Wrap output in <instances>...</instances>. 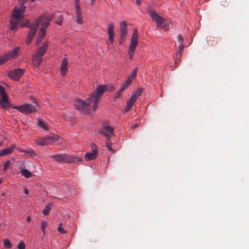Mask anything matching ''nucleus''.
Instances as JSON below:
<instances>
[{
	"instance_id": "f8f14e48",
	"label": "nucleus",
	"mask_w": 249,
	"mask_h": 249,
	"mask_svg": "<svg viewBox=\"0 0 249 249\" xmlns=\"http://www.w3.org/2000/svg\"><path fill=\"white\" fill-rule=\"evenodd\" d=\"M24 70L17 68L13 70L10 71L8 73V76L15 80H18L19 78L22 75Z\"/></svg>"
},
{
	"instance_id": "ea45409f",
	"label": "nucleus",
	"mask_w": 249,
	"mask_h": 249,
	"mask_svg": "<svg viewBox=\"0 0 249 249\" xmlns=\"http://www.w3.org/2000/svg\"><path fill=\"white\" fill-rule=\"evenodd\" d=\"M58 231L62 234L67 233V231L64 230V229L61 227V225L60 224L59 227L57 228Z\"/></svg>"
},
{
	"instance_id": "5701e85b",
	"label": "nucleus",
	"mask_w": 249,
	"mask_h": 249,
	"mask_svg": "<svg viewBox=\"0 0 249 249\" xmlns=\"http://www.w3.org/2000/svg\"><path fill=\"white\" fill-rule=\"evenodd\" d=\"M14 150L13 146H10L4 149L0 150L1 156L7 155L11 154Z\"/></svg>"
},
{
	"instance_id": "4c0bfd02",
	"label": "nucleus",
	"mask_w": 249,
	"mask_h": 249,
	"mask_svg": "<svg viewBox=\"0 0 249 249\" xmlns=\"http://www.w3.org/2000/svg\"><path fill=\"white\" fill-rule=\"evenodd\" d=\"M136 48H130V49L128 51L129 57L130 59H132L133 57L134 53L135 52Z\"/></svg>"
},
{
	"instance_id": "473e14b6",
	"label": "nucleus",
	"mask_w": 249,
	"mask_h": 249,
	"mask_svg": "<svg viewBox=\"0 0 249 249\" xmlns=\"http://www.w3.org/2000/svg\"><path fill=\"white\" fill-rule=\"evenodd\" d=\"M137 72V69H135L133 70L132 72L130 74V75L127 77L128 78H130L131 79V82H132V80L136 77Z\"/></svg>"
},
{
	"instance_id": "f257e3e1",
	"label": "nucleus",
	"mask_w": 249,
	"mask_h": 249,
	"mask_svg": "<svg viewBox=\"0 0 249 249\" xmlns=\"http://www.w3.org/2000/svg\"><path fill=\"white\" fill-rule=\"evenodd\" d=\"M114 88L108 85H99L95 90L85 101L80 99L74 101V106L81 112L89 114L94 111L98 107V104L105 91H113Z\"/></svg>"
},
{
	"instance_id": "0eeeda50",
	"label": "nucleus",
	"mask_w": 249,
	"mask_h": 249,
	"mask_svg": "<svg viewBox=\"0 0 249 249\" xmlns=\"http://www.w3.org/2000/svg\"><path fill=\"white\" fill-rule=\"evenodd\" d=\"M19 52V48H15L9 53H6L0 57V65L4 64L8 60L16 58L18 55Z\"/></svg>"
},
{
	"instance_id": "e433bc0d",
	"label": "nucleus",
	"mask_w": 249,
	"mask_h": 249,
	"mask_svg": "<svg viewBox=\"0 0 249 249\" xmlns=\"http://www.w3.org/2000/svg\"><path fill=\"white\" fill-rule=\"evenodd\" d=\"M22 152L29 154L32 157H35L36 156V153L32 150H26L22 151Z\"/></svg>"
},
{
	"instance_id": "79ce46f5",
	"label": "nucleus",
	"mask_w": 249,
	"mask_h": 249,
	"mask_svg": "<svg viewBox=\"0 0 249 249\" xmlns=\"http://www.w3.org/2000/svg\"><path fill=\"white\" fill-rule=\"evenodd\" d=\"M0 93L1 95H4L6 94L4 88L2 86H0Z\"/></svg>"
},
{
	"instance_id": "b1692460",
	"label": "nucleus",
	"mask_w": 249,
	"mask_h": 249,
	"mask_svg": "<svg viewBox=\"0 0 249 249\" xmlns=\"http://www.w3.org/2000/svg\"><path fill=\"white\" fill-rule=\"evenodd\" d=\"M136 101V100L131 97H130L129 100L126 102V107L125 108V111H128L132 107Z\"/></svg>"
},
{
	"instance_id": "a211bd4d",
	"label": "nucleus",
	"mask_w": 249,
	"mask_h": 249,
	"mask_svg": "<svg viewBox=\"0 0 249 249\" xmlns=\"http://www.w3.org/2000/svg\"><path fill=\"white\" fill-rule=\"evenodd\" d=\"M0 104L3 108H6L9 106V103L8 101V97L6 94L1 95V100L0 99Z\"/></svg>"
},
{
	"instance_id": "bb28decb",
	"label": "nucleus",
	"mask_w": 249,
	"mask_h": 249,
	"mask_svg": "<svg viewBox=\"0 0 249 249\" xmlns=\"http://www.w3.org/2000/svg\"><path fill=\"white\" fill-rule=\"evenodd\" d=\"M142 93V89H138L134 93L132 94L131 95V97L137 100L138 97L141 95Z\"/></svg>"
},
{
	"instance_id": "7ed1b4c3",
	"label": "nucleus",
	"mask_w": 249,
	"mask_h": 249,
	"mask_svg": "<svg viewBox=\"0 0 249 249\" xmlns=\"http://www.w3.org/2000/svg\"><path fill=\"white\" fill-rule=\"evenodd\" d=\"M51 157L56 159L58 161L68 163H77L83 160L82 158L65 154H56Z\"/></svg>"
},
{
	"instance_id": "37998d69",
	"label": "nucleus",
	"mask_w": 249,
	"mask_h": 249,
	"mask_svg": "<svg viewBox=\"0 0 249 249\" xmlns=\"http://www.w3.org/2000/svg\"><path fill=\"white\" fill-rule=\"evenodd\" d=\"M122 92H123V91H121V90L119 89L116 93V94L115 96V98L117 99V98H118L119 97H120L121 96Z\"/></svg>"
},
{
	"instance_id": "72a5a7b5",
	"label": "nucleus",
	"mask_w": 249,
	"mask_h": 249,
	"mask_svg": "<svg viewBox=\"0 0 249 249\" xmlns=\"http://www.w3.org/2000/svg\"><path fill=\"white\" fill-rule=\"evenodd\" d=\"M4 246L5 248L10 249L12 247V244L9 240L6 239L4 240Z\"/></svg>"
},
{
	"instance_id": "a19ab883",
	"label": "nucleus",
	"mask_w": 249,
	"mask_h": 249,
	"mask_svg": "<svg viewBox=\"0 0 249 249\" xmlns=\"http://www.w3.org/2000/svg\"><path fill=\"white\" fill-rule=\"evenodd\" d=\"M18 249H25V243L22 242V241H21L18 244Z\"/></svg>"
},
{
	"instance_id": "39448f33",
	"label": "nucleus",
	"mask_w": 249,
	"mask_h": 249,
	"mask_svg": "<svg viewBox=\"0 0 249 249\" xmlns=\"http://www.w3.org/2000/svg\"><path fill=\"white\" fill-rule=\"evenodd\" d=\"M59 136L53 134L48 137H43L36 140L35 142L39 145H45L52 144L58 140Z\"/></svg>"
},
{
	"instance_id": "c03bdc74",
	"label": "nucleus",
	"mask_w": 249,
	"mask_h": 249,
	"mask_svg": "<svg viewBox=\"0 0 249 249\" xmlns=\"http://www.w3.org/2000/svg\"><path fill=\"white\" fill-rule=\"evenodd\" d=\"M76 9L80 8L79 0H75Z\"/></svg>"
},
{
	"instance_id": "c85d7f7f",
	"label": "nucleus",
	"mask_w": 249,
	"mask_h": 249,
	"mask_svg": "<svg viewBox=\"0 0 249 249\" xmlns=\"http://www.w3.org/2000/svg\"><path fill=\"white\" fill-rule=\"evenodd\" d=\"M55 16L56 18H58L57 20H56L55 21V22L57 24H58L59 25H61L62 24L63 19L62 15L59 14V13H58V15L57 14H56L55 15Z\"/></svg>"
},
{
	"instance_id": "49530a36",
	"label": "nucleus",
	"mask_w": 249,
	"mask_h": 249,
	"mask_svg": "<svg viewBox=\"0 0 249 249\" xmlns=\"http://www.w3.org/2000/svg\"><path fill=\"white\" fill-rule=\"evenodd\" d=\"M24 193L26 195H28V194L29 192H28V190H27V188H24Z\"/></svg>"
},
{
	"instance_id": "864d4df0",
	"label": "nucleus",
	"mask_w": 249,
	"mask_h": 249,
	"mask_svg": "<svg viewBox=\"0 0 249 249\" xmlns=\"http://www.w3.org/2000/svg\"><path fill=\"white\" fill-rule=\"evenodd\" d=\"M1 182H2V180L1 178H0V184L1 183Z\"/></svg>"
},
{
	"instance_id": "5fc2aeb1",
	"label": "nucleus",
	"mask_w": 249,
	"mask_h": 249,
	"mask_svg": "<svg viewBox=\"0 0 249 249\" xmlns=\"http://www.w3.org/2000/svg\"><path fill=\"white\" fill-rule=\"evenodd\" d=\"M2 145V142H0V146Z\"/></svg>"
},
{
	"instance_id": "393cba45",
	"label": "nucleus",
	"mask_w": 249,
	"mask_h": 249,
	"mask_svg": "<svg viewBox=\"0 0 249 249\" xmlns=\"http://www.w3.org/2000/svg\"><path fill=\"white\" fill-rule=\"evenodd\" d=\"M21 175L26 178H29L32 176V173L26 169H22L20 170Z\"/></svg>"
},
{
	"instance_id": "8fccbe9b",
	"label": "nucleus",
	"mask_w": 249,
	"mask_h": 249,
	"mask_svg": "<svg viewBox=\"0 0 249 249\" xmlns=\"http://www.w3.org/2000/svg\"><path fill=\"white\" fill-rule=\"evenodd\" d=\"M96 0H90L91 4L94 5L95 2Z\"/></svg>"
},
{
	"instance_id": "603ef678",
	"label": "nucleus",
	"mask_w": 249,
	"mask_h": 249,
	"mask_svg": "<svg viewBox=\"0 0 249 249\" xmlns=\"http://www.w3.org/2000/svg\"><path fill=\"white\" fill-rule=\"evenodd\" d=\"M137 126H138V124H135V125H134V126H133V128H136V127H137Z\"/></svg>"
},
{
	"instance_id": "09e8293b",
	"label": "nucleus",
	"mask_w": 249,
	"mask_h": 249,
	"mask_svg": "<svg viewBox=\"0 0 249 249\" xmlns=\"http://www.w3.org/2000/svg\"><path fill=\"white\" fill-rule=\"evenodd\" d=\"M136 0V3L137 5H140L141 4V0Z\"/></svg>"
},
{
	"instance_id": "7c9ffc66",
	"label": "nucleus",
	"mask_w": 249,
	"mask_h": 249,
	"mask_svg": "<svg viewBox=\"0 0 249 249\" xmlns=\"http://www.w3.org/2000/svg\"><path fill=\"white\" fill-rule=\"evenodd\" d=\"M38 125L44 130H47L48 127L45 122L39 120L38 122Z\"/></svg>"
},
{
	"instance_id": "dca6fc26",
	"label": "nucleus",
	"mask_w": 249,
	"mask_h": 249,
	"mask_svg": "<svg viewBox=\"0 0 249 249\" xmlns=\"http://www.w3.org/2000/svg\"><path fill=\"white\" fill-rule=\"evenodd\" d=\"M46 33V29L40 28L38 34V38L36 40V45H39L41 40L44 38Z\"/></svg>"
},
{
	"instance_id": "f704fd0d",
	"label": "nucleus",
	"mask_w": 249,
	"mask_h": 249,
	"mask_svg": "<svg viewBox=\"0 0 249 249\" xmlns=\"http://www.w3.org/2000/svg\"><path fill=\"white\" fill-rule=\"evenodd\" d=\"M90 147L92 151L91 152L96 153L97 155H98V150L97 149V146L94 143H91Z\"/></svg>"
},
{
	"instance_id": "1a4fd4ad",
	"label": "nucleus",
	"mask_w": 249,
	"mask_h": 249,
	"mask_svg": "<svg viewBox=\"0 0 249 249\" xmlns=\"http://www.w3.org/2000/svg\"><path fill=\"white\" fill-rule=\"evenodd\" d=\"M35 103L36 104V106H34L30 104H27L22 106H17L15 108L24 114L34 112L36 110V107L37 106V103L36 102H35Z\"/></svg>"
},
{
	"instance_id": "6e6552de",
	"label": "nucleus",
	"mask_w": 249,
	"mask_h": 249,
	"mask_svg": "<svg viewBox=\"0 0 249 249\" xmlns=\"http://www.w3.org/2000/svg\"><path fill=\"white\" fill-rule=\"evenodd\" d=\"M99 133L106 138L111 137L112 136H114V128L106 122L103 124L102 127L99 130Z\"/></svg>"
},
{
	"instance_id": "58836bf2",
	"label": "nucleus",
	"mask_w": 249,
	"mask_h": 249,
	"mask_svg": "<svg viewBox=\"0 0 249 249\" xmlns=\"http://www.w3.org/2000/svg\"><path fill=\"white\" fill-rule=\"evenodd\" d=\"M11 162L9 160H7L5 162V164H4V167L3 168V170L4 171H6L10 166Z\"/></svg>"
},
{
	"instance_id": "aec40b11",
	"label": "nucleus",
	"mask_w": 249,
	"mask_h": 249,
	"mask_svg": "<svg viewBox=\"0 0 249 249\" xmlns=\"http://www.w3.org/2000/svg\"><path fill=\"white\" fill-rule=\"evenodd\" d=\"M26 9V6L23 4H22L20 6V8H15L13 10V12L15 14H17L19 15V16H22V14L25 12Z\"/></svg>"
},
{
	"instance_id": "4468645a",
	"label": "nucleus",
	"mask_w": 249,
	"mask_h": 249,
	"mask_svg": "<svg viewBox=\"0 0 249 249\" xmlns=\"http://www.w3.org/2000/svg\"><path fill=\"white\" fill-rule=\"evenodd\" d=\"M114 27L112 24H109L107 26V33L108 35V41L111 44H112L114 42V33L113 31Z\"/></svg>"
},
{
	"instance_id": "ddd939ff",
	"label": "nucleus",
	"mask_w": 249,
	"mask_h": 249,
	"mask_svg": "<svg viewBox=\"0 0 249 249\" xmlns=\"http://www.w3.org/2000/svg\"><path fill=\"white\" fill-rule=\"evenodd\" d=\"M120 37L119 39V43L122 45L124 42L126 36L127 34V29L126 27V22L125 21L122 22L120 24Z\"/></svg>"
},
{
	"instance_id": "a18cd8bd",
	"label": "nucleus",
	"mask_w": 249,
	"mask_h": 249,
	"mask_svg": "<svg viewBox=\"0 0 249 249\" xmlns=\"http://www.w3.org/2000/svg\"><path fill=\"white\" fill-rule=\"evenodd\" d=\"M5 194L4 193H2L0 196V200L2 201L4 198Z\"/></svg>"
},
{
	"instance_id": "3c124183",
	"label": "nucleus",
	"mask_w": 249,
	"mask_h": 249,
	"mask_svg": "<svg viewBox=\"0 0 249 249\" xmlns=\"http://www.w3.org/2000/svg\"><path fill=\"white\" fill-rule=\"evenodd\" d=\"M27 220L28 222H30L31 221V217H30V216H29L27 218Z\"/></svg>"
},
{
	"instance_id": "cd10ccee",
	"label": "nucleus",
	"mask_w": 249,
	"mask_h": 249,
	"mask_svg": "<svg viewBox=\"0 0 249 249\" xmlns=\"http://www.w3.org/2000/svg\"><path fill=\"white\" fill-rule=\"evenodd\" d=\"M110 137L106 138V146L107 149L110 151H113V150L111 147L112 142L110 139Z\"/></svg>"
},
{
	"instance_id": "4be33fe9",
	"label": "nucleus",
	"mask_w": 249,
	"mask_h": 249,
	"mask_svg": "<svg viewBox=\"0 0 249 249\" xmlns=\"http://www.w3.org/2000/svg\"><path fill=\"white\" fill-rule=\"evenodd\" d=\"M131 79L128 78L126 80L124 81L123 84L120 87L119 89L121 91H124L131 84Z\"/></svg>"
},
{
	"instance_id": "9b49d317",
	"label": "nucleus",
	"mask_w": 249,
	"mask_h": 249,
	"mask_svg": "<svg viewBox=\"0 0 249 249\" xmlns=\"http://www.w3.org/2000/svg\"><path fill=\"white\" fill-rule=\"evenodd\" d=\"M12 19L10 22V29L12 30H16L19 23L23 19V16H19V15L13 12L12 15Z\"/></svg>"
},
{
	"instance_id": "20e7f679",
	"label": "nucleus",
	"mask_w": 249,
	"mask_h": 249,
	"mask_svg": "<svg viewBox=\"0 0 249 249\" xmlns=\"http://www.w3.org/2000/svg\"><path fill=\"white\" fill-rule=\"evenodd\" d=\"M52 19V16L49 17L46 16H41L38 17L35 21V23L32 24L30 25L31 27H36V30H37L38 27L41 25L42 27L41 28L46 29L49 26L50 21Z\"/></svg>"
},
{
	"instance_id": "9d476101",
	"label": "nucleus",
	"mask_w": 249,
	"mask_h": 249,
	"mask_svg": "<svg viewBox=\"0 0 249 249\" xmlns=\"http://www.w3.org/2000/svg\"><path fill=\"white\" fill-rule=\"evenodd\" d=\"M28 26L30 28V31L29 32L27 39L26 40V43L27 45H29L31 41L33 38L36 33V27H31L29 25V21L26 20L25 22H23L21 25L20 27Z\"/></svg>"
},
{
	"instance_id": "a878e982",
	"label": "nucleus",
	"mask_w": 249,
	"mask_h": 249,
	"mask_svg": "<svg viewBox=\"0 0 249 249\" xmlns=\"http://www.w3.org/2000/svg\"><path fill=\"white\" fill-rule=\"evenodd\" d=\"M183 48H179L178 51L176 54V57L175 58V64H177L178 62L179 61L181 58V54L182 53V50Z\"/></svg>"
},
{
	"instance_id": "de8ad7c7",
	"label": "nucleus",
	"mask_w": 249,
	"mask_h": 249,
	"mask_svg": "<svg viewBox=\"0 0 249 249\" xmlns=\"http://www.w3.org/2000/svg\"><path fill=\"white\" fill-rule=\"evenodd\" d=\"M48 45H49L48 43L46 42V43H45L43 44L42 47H47Z\"/></svg>"
},
{
	"instance_id": "423d86ee",
	"label": "nucleus",
	"mask_w": 249,
	"mask_h": 249,
	"mask_svg": "<svg viewBox=\"0 0 249 249\" xmlns=\"http://www.w3.org/2000/svg\"><path fill=\"white\" fill-rule=\"evenodd\" d=\"M46 52V48H39L36 52L32 58V63L35 66H39L42 60V57Z\"/></svg>"
},
{
	"instance_id": "c756f323",
	"label": "nucleus",
	"mask_w": 249,
	"mask_h": 249,
	"mask_svg": "<svg viewBox=\"0 0 249 249\" xmlns=\"http://www.w3.org/2000/svg\"><path fill=\"white\" fill-rule=\"evenodd\" d=\"M51 209V204L46 206L42 213L44 215H47L49 213V212Z\"/></svg>"
},
{
	"instance_id": "f3484780",
	"label": "nucleus",
	"mask_w": 249,
	"mask_h": 249,
	"mask_svg": "<svg viewBox=\"0 0 249 249\" xmlns=\"http://www.w3.org/2000/svg\"><path fill=\"white\" fill-rule=\"evenodd\" d=\"M68 59L65 58L63 59L60 67L61 73L65 75L67 72Z\"/></svg>"
},
{
	"instance_id": "2f4dec72",
	"label": "nucleus",
	"mask_w": 249,
	"mask_h": 249,
	"mask_svg": "<svg viewBox=\"0 0 249 249\" xmlns=\"http://www.w3.org/2000/svg\"><path fill=\"white\" fill-rule=\"evenodd\" d=\"M47 226V222L46 221H42L41 224V229L43 233V234H45V229Z\"/></svg>"
},
{
	"instance_id": "2eb2a0df",
	"label": "nucleus",
	"mask_w": 249,
	"mask_h": 249,
	"mask_svg": "<svg viewBox=\"0 0 249 249\" xmlns=\"http://www.w3.org/2000/svg\"><path fill=\"white\" fill-rule=\"evenodd\" d=\"M138 30L135 29L132 35L131 38V42L129 47H136L138 44Z\"/></svg>"
},
{
	"instance_id": "c9c22d12",
	"label": "nucleus",
	"mask_w": 249,
	"mask_h": 249,
	"mask_svg": "<svg viewBox=\"0 0 249 249\" xmlns=\"http://www.w3.org/2000/svg\"><path fill=\"white\" fill-rule=\"evenodd\" d=\"M178 41L179 43V46L178 47H183V39L182 36L181 35H178L177 37Z\"/></svg>"
},
{
	"instance_id": "412c9836",
	"label": "nucleus",
	"mask_w": 249,
	"mask_h": 249,
	"mask_svg": "<svg viewBox=\"0 0 249 249\" xmlns=\"http://www.w3.org/2000/svg\"><path fill=\"white\" fill-rule=\"evenodd\" d=\"M76 21L78 24H82L83 23L82 12L80 8L76 9Z\"/></svg>"
},
{
	"instance_id": "6ab92c4d",
	"label": "nucleus",
	"mask_w": 249,
	"mask_h": 249,
	"mask_svg": "<svg viewBox=\"0 0 249 249\" xmlns=\"http://www.w3.org/2000/svg\"><path fill=\"white\" fill-rule=\"evenodd\" d=\"M98 156L96 153H87L85 155V159L87 161L95 159Z\"/></svg>"
},
{
	"instance_id": "f03ea898",
	"label": "nucleus",
	"mask_w": 249,
	"mask_h": 249,
	"mask_svg": "<svg viewBox=\"0 0 249 249\" xmlns=\"http://www.w3.org/2000/svg\"><path fill=\"white\" fill-rule=\"evenodd\" d=\"M147 11L152 19L156 22L157 27L161 28L165 30L169 29V25L165 23V19L158 15L153 8L148 6L147 7Z\"/></svg>"
}]
</instances>
